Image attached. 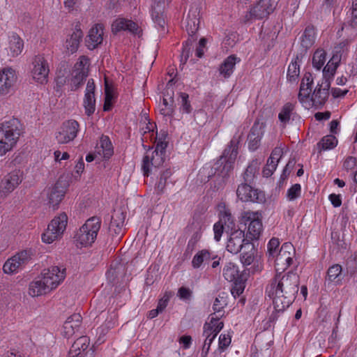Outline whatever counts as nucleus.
<instances>
[{"label": "nucleus", "instance_id": "obj_1", "mask_svg": "<svg viewBox=\"0 0 357 357\" xmlns=\"http://www.w3.org/2000/svg\"><path fill=\"white\" fill-rule=\"evenodd\" d=\"M299 276L293 272L277 273L266 287V294L275 299L277 307L290 306L298 291Z\"/></svg>", "mask_w": 357, "mask_h": 357}, {"label": "nucleus", "instance_id": "obj_2", "mask_svg": "<svg viewBox=\"0 0 357 357\" xmlns=\"http://www.w3.org/2000/svg\"><path fill=\"white\" fill-rule=\"evenodd\" d=\"M240 141L241 136L234 135L211 169L212 174L209 176H213L214 188L217 190L224 188L234 169Z\"/></svg>", "mask_w": 357, "mask_h": 357}, {"label": "nucleus", "instance_id": "obj_3", "mask_svg": "<svg viewBox=\"0 0 357 357\" xmlns=\"http://www.w3.org/2000/svg\"><path fill=\"white\" fill-rule=\"evenodd\" d=\"M66 278V268L54 266L45 269L41 276L36 278L29 284V294L35 297L51 291Z\"/></svg>", "mask_w": 357, "mask_h": 357}, {"label": "nucleus", "instance_id": "obj_4", "mask_svg": "<svg viewBox=\"0 0 357 357\" xmlns=\"http://www.w3.org/2000/svg\"><path fill=\"white\" fill-rule=\"evenodd\" d=\"M22 132L23 126L17 118H8L0 123V155L15 146Z\"/></svg>", "mask_w": 357, "mask_h": 357}, {"label": "nucleus", "instance_id": "obj_5", "mask_svg": "<svg viewBox=\"0 0 357 357\" xmlns=\"http://www.w3.org/2000/svg\"><path fill=\"white\" fill-rule=\"evenodd\" d=\"M100 226L101 220L99 218L94 216L88 219L76 233V241L84 246L91 245L96 240Z\"/></svg>", "mask_w": 357, "mask_h": 357}, {"label": "nucleus", "instance_id": "obj_6", "mask_svg": "<svg viewBox=\"0 0 357 357\" xmlns=\"http://www.w3.org/2000/svg\"><path fill=\"white\" fill-rule=\"evenodd\" d=\"M67 222L68 217L65 213L55 217L48 225L46 231L42 234V241L46 243H52L63 234Z\"/></svg>", "mask_w": 357, "mask_h": 357}, {"label": "nucleus", "instance_id": "obj_7", "mask_svg": "<svg viewBox=\"0 0 357 357\" xmlns=\"http://www.w3.org/2000/svg\"><path fill=\"white\" fill-rule=\"evenodd\" d=\"M242 220L245 227L248 224L247 236L251 240L257 239L263 227L261 214L258 211H244L242 214Z\"/></svg>", "mask_w": 357, "mask_h": 357}, {"label": "nucleus", "instance_id": "obj_8", "mask_svg": "<svg viewBox=\"0 0 357 357\" xmlns=\"http://www.w3.org/2000/svg\"><path fill=\"white\" fill-rule=\"evenodd\" d=\"M238 199L241 202H252L262 203L265 202V195L263 192L253 188L252 184L241 182L236 190Z\"/></svg>", "mask_w": 357, "mask_h": 357}, {"label": "nucleus", "instance_id": "obj_9", "mask_svg": "<svg viewBox=\"0 0 357 357\" xmlns=\"http://www.w3.org/2000/svg\"><path fill=\"white\" fill-rule=\"evenodd\" d=\"M79 125L75 120L64 121L56 132V139L59 144H67L73 141L77 135Z\"/></svg>", "mask_w": 357, "mask_h": 357}, {"label": "nucleus", "instance_id": "obj_10", "mask_svg": "<svg viewBox=\"0 0 357 357\" xmlns=\"http://www.w3.org/2000/svg\"><path fill=\"white\" fill-rule=\"evenodd\" d=\"M32 65L31 74L33 79L42 84L47 83L50 69L44 56L43 54L35 56L32 61Z\"/></svg>", "mask_w": 357, "mask_h": 357}, {"label": "nucleus", "instance_id": "obj_11", "mask_svg": "<svg viewBox=\"0 0 357 357\" xmlns=\"http://www.w3.org/2000/svg\"><path fill=\"white\" fill-rule=\"evenodd\" d=\"M22 180L23 172L20 169H15L6 174L0 184V197H6L12 192L22 183Z\"/></svg>", "mask_w": 357, "mask_h": 357}, {"label": "nucleus", "instance_id": "obj_12", "mask_svg": "<svg viewBox=\"0 0 357 357\" xmlns=\"http://www.w3.org/2000/svg\"><path fill=\"white\" fill-rule=\"evenodd\" d=\"M274 9L275 6L271 0H259L245 15V20L248 21L252 19H264L267 17L274 10Z\"/></svg>", "mask_w": 357, "mask_h": 357}, {"label": "nucleus", "instance_id": "obj_13", "mask_svg": "<svg viewBox=\"0 0 357 357\" xmlns=\"http://www.w3.org/2000/svg\"><path fill=\"white\" fill-rule=\"evenodd\" d=\"M126 219V213L121 209H115L111 217L109 227L110 234L119 241L123 235V227Z\"/></svg>", "mask_w": 357, "mask_h": 357}, {"label": "nucleus", "instance_id": "obj_14", "mask_svg": "<svg viewBox=\"0 0 357 357\" xmlns=\"http://www.w3.org/2000/svg\"><path fill=\"white\" fill-rule=\"evenodd\" d=\"M229 234L227 250L231 253L237 254L245 248L246 241L249 240L245 238V231L241 228Z\"/></svg>", "mask_w": 357, "mask_h": 357}, {"label": "nucleus", "instance_id": "obj_15", "mask_svg": "<svg viewBox=\"0 0 357 357\" xmlns=\"http://www.w3.org/2000/svg\"><path fill=\"white\" fill-rule=\"evenodd\" d=\"M265 125L256 121L248 136L249 149L254 151L258 149L264 132Z\"/></svg>", "mask_w": 357, "mask_h": 357}, {"label": "nucleus", "instance_id": "obj_16", "mask_svg": "<svg viewBox=\"0 0 357 357\" xmlns=\"http://www.w3.org/2000/svg\"><path fill=\"white\" fill-rule=\"evenodd\" d=\"M89 338L85 335H80L73 343L69 351L70 357H85L91 349H88L89 345Z\"/></svg>", "mask_w": 357, "mask_h": 357}, {"label": "nucleus", "instance_id": "obj_17", "mask_svg": "<svg viewBox=\"0 0 357 357\" xmlns=\"http://www.w3.org/2000/svg\"><path fill=\"white\" fill-rule=\"evenodd\" d=\"M112 32L116 33L121 31H128L133 35L139 36L142 30L137 23L132 20L120 18L116 20L112 25Z\"/></svg>", "mask_w": 357, "mask_h": 357}, {"label": "nucleus", "instance_id": "obj_18", "mask_svg": "<svg viewBox=\"0 0 357 357\" xmlns=\"http://www.w3.org/2000/svg\"><path fill=\"white\" fill-rule=\"evenodd\" d=\"M301 48L298 55L304 57L307 50L313 45L315 40V32L313 26H308L304 30L302 36L300 38Z\"/></svg>", "mask_w": 357, "mask_h": 357}, {"label": "nucleus", "instance_id": "obj_19", "mask_svg": "<svg viewBox=\"0 0 357 357\" xmlns=\"http://www.w3.org/2000/svg\"><path fill=\"white\" fill-rule=\"evenodd\" d=\"M103 26L102 24H95L89 31L86 38V44L89 50H93L102 42Z\"/></svg>", "mask_w": 357, "mask_h": 357}, {"label": "nucleus", "instance_id": "obj_20", "mask_svg": "<svg viewBox=\"0 0 357 357\" xmlns=\"http://www.w3.org/2000/svg\"><path fill=\"white\" fill-rule=\"evenodd\" d=\"M185 24L188 34L197 33L199 25V9L197 6L190 8Z\"/></svg>", "mask_w": 357, "mask_h": 357}, {"label": "nucleus", "instance_id": "obj_21", "mask_svg": "<svg viewBox=\"0 0 357 357\" xmlns=\"http://www.w3.org/2000/svg\"><path fill=\"white\" fill-rule=\"evenodd\" d=\"M16 80L15 70L12 68L3 69L0 73V94H6Z\"/></svg>", "mask_w": 357, "mask_h": 357}, {"label": "nucleus", "instance_id": "obj_22", "mask_svg": "<svg viewBox=\"0 0 357 357\" xmlns=\"http://www.w3.org/2000/svg\"><path fill=\"white\" fill-rule=\"evenodd\" d=\"M241 61V59L235 54L227 56L219 67L220 75L224 78L228 79L234 73L235 66Z\"/></svg>", "mask_w": 357, "mask_h": 357}, {"label": "nucleus", "instance_id": "obj_23", "mask_svg": "<svg viewBox=\"0 0 357 357\" xmlns=\"http://www.w3.org/2000/svg\"><path fill=\"white\" fill-rule=\"evenodd\" d=\"M96 152L105 160L109 159L114 154V148L108 136L102 135L96 145Z\"/></svg>", "mask_w": 357, "mask_h": 357}, {"label": "nucleus", "instance_id": "obj_24", "mask_svg": "<svg viewBox=\"0 0 357 357\" xmlns=\"http://www.w3.org/2000/svg\"><path fill=\"white\" fill-rule=\"evenodd\" d=\"M164 1L165 0L155 1L154 4L152 6L151 16L154 23L159 27L164 29L166 24L164 17Z\"/></svg>", "mask_w": 357, "mask_h": 357}, {"label": "nucleus", "instance_id": "obj_25", "mask_svg": "<svg viewBox=\"0 0 357 357\" xmlns=\"http://www.w3.org/2000/svg\"><path fill=\"white\" fill-rule=\"evenodd\" d=\"M82 38L83 32L82 31L79 26L76 25L73 33L70 36L69 38L66 39V48L68 50L69 53L73 54L77 50Z\"/></svg>", "mask_w": 357, "mask_h": 357}, {"label": "nucleus", "instance_id": "obj_26", "mask_svg": "<svg viewBox=\"0 0 357 357\" xmlns=\"http://www.w3.org/2000/svg\"><path fill=\"white\" fill-rule=\"evenodd\" d=\"M223 276L225 280L229 282H237L239 278L244 276L247 279V274L243 272H240L238 268L231 262L227 263L223 268Z\"/></svg>", "mask_w": 357, "mask_h": 357}, {"label": "nucleus", "instance_id": "obj_27", "mask_svg": "<svg viewBox=\"0 0 357 357\" xmlns=\"http://www.w3.org/2000/svg\"><path fill=\"white\" fill-rule=\"evenodd\" d=\"M260 164L257 159L252 160L242 174V182L253 184L255 178L259 172Z\"/></svg>", "mask_w": 357, "mask_h": 357}, {"label": "nucleus", "instance_id": "obj_28", "mask_svg": "<svg viewBox=\"0 0 357 357\" xmlns=\"http://www.w3.org/2000/svg\"><path fill=\"white\" fill-rule=\"evenodd\" d=\"M66 191L63 187L61 186L59 182H56L53 186L49 193V203L51 204L54 209H55L64 197Z\"/></svg>", "mask_w": 357, "mask_h": 357}, {"label": "nucleus", "instance_id": "obj_29", "mask_svg": "<svg viewBox=\"0 0 357 357\" xmlns=\"http://www.w3.org/2000/svg\"><path fill=\"white\" fill-rule=\"evenodd\" d=\"M303 56L296 54L292 59L287 70V78L288 81L294 82L300 75V63L302 62Z\"/></svg>", "mask_w": 357, "mask_h": 357}, {"label": "nucleus", "instance_id": "obj_30", "mask_svg": "<svg viewBox=\"0 0 357 357\" xmlns=\"http://www.w3.org/2000/svg\"><path fill=\"white\" fill-rule=\"evenodd\" d=\"M197 39V35L196 33L188 34V38L183 43V50L181 54V64L184 65L187 62L192 54L191 48Z\"/></svg>", "mask_w": 357, "mask_h": 357}, {"label": "nucleus", "instance_id": "obj_31", "mask_svg": "<svg viewBox=\"0 0 357 357\" xmlns=\"http://www.w3.org/2000/svg\"><path fill=\"white\" fill-rule=\"evenodd\" d=\"M219 221L222 225H223L225 231L227 234L238 229L236 227L234 218L228 210L220 212Z\"/></svg>", "mask_w": 357, "mask_h": 357}, {"label": "nucleus", "instance_id": "obj_32", "mask_svg": "<svg viewBox=\"0 0 357 357\" xmlns=\"http://www.w3.org/2000/svg\"><path fill=\"white\" fill-rule=\"evenodd\" d=\"M242 250L243 252L241 254V261L243 266H249L254 261L255 259V251L254 245L250 242V241H247L245 248H243Z\"/></svg>", "mask_w": 357, "mask_h": 357}, {"label": "nucleus", "instance_id": "obj_33", "mask_svg": "<svg viewBox=\"0 0 357 357\" xmlns=\"http://www.w3.org/2000/svg\"><path fill=\"white\" fill-rule=\"evenodd\" d=\"M342 268L340 264H334L329 267L327 271L326 281L334 282L335 284L341 283L342 280Z\"/></svg>", "mask_w": 357, "mask_h": 357}, {"label": "nucleus", "instance_id": "obj_34", "mask_svg": "<svg viewBox=\"0 0 357 357\" xmlns=\"http://www.w3.org/2000/svg\"><path fill=\"white\" fill-rule=\"evenodd\" d=\"M24 47L23 40L20 37L15 33H13L9 36V49L13 56L19 55Z\"/></svg>", "mask_w": 357, "mask_h": 357}, {"label": "nucleus", "instance_id": "obj_35", "mask_svg": "<svg viewBox=\"0 0 357 357\" xmlns=\"http://www.w3.org/2000/svg\"><path fill=\"white\" fill-rule=\"evenodd\" d=\"M223 326V322L218 323L213 331L214 333L211 335H207V337H206L204 345L202 347V351L201 354L202 357H207L212 342L220 333V331L222 329Z\"/></svg>", "mask_w": 357, "mask_h": 357}, {"label": "nucleus", "instance_id": "obj_36", "mask_svg": "<svg viewBox=\"0 0 357 357\" xmlns=\"http://www.w3.org/2000/svg\"><path fill=\"white\" fill-rule=\"evenodd\" d=\"M329 92L324 91L321 88L316 87L311 97V100L315 105L323 106L328 100Z\"/></svg>", "mask_w": 357, "mask_h": 357}, {"label": "nucleus", "instance_id": "obj_37", "mask_svg": "<svg viewBox=\"0 0 357 357\" xmlns=\"http://www.w3.org/2000/svg\"><path fill=\"white\" fill-rule=\"evenodd\" d=\"M33 256V252L31 250H24L17 253L13 257L16 259L17 264L20 269L32 259Z\"/></svg>", "mask_w": 357, "mask_h": 357}, {"label": "nucleus", "instance_id": "obj_38", "mask_svg": "<svg viewBox=\"0 0 357 357\" xmlns=\"http://www.w3.org/2000/svg\"><path fill=\"white\" fill-rule=\"evenodd\" d=\"M160 161H159L153 155H152L151 158L148 155H144L143 158L142 165V169L144 172V175L145 176H148L149 175L151 165L156 167L160 165Z\"/></svg>", "mask_w": 357, "mask_h": 357}, {"label": "nucleus", "instance_id": "obj_39", "mask_svg": "<svg viewBox=\"0 0 357 357\" xmlns=\"http://www.w3.org/2000/svg\"><path fill=\"white\" fill-rule=\"evenodd\" d=\"M172 170L170 169H166L160 172L159 181L155 185V190L158 195L163 193L164 189L166 186L167 180L172 175Z\"/></svg>", "mask_w": 357, "mask_h": 357}, {"label": "nucleus", "instance_id": "obj_40", "mask_svg": "<svg viewBox=\"0 0 357 357\" xmlns=\"http://www.w3.org/2000/svg\"><path fill=\"white\" fill-rule=\"evenodd\" d=\"M337 144V138L333 135H328L324 137L317 144L321 150H328L335 148Z\"/></svg>", "mask_w": 357, "mask_h": 357}, {"label": "nucleus", "instance_id": "obj_41", "mask_svg": "<svg viewBox=\"0 0 357 357\" xmlns=\"http://www.w3.org/2000/svg\"><path fill=\"white\" fill-rule=\"evenodd\" d=\"M86 77L87 74L84 70H77L73 75L70 80L72 90H77L83 84V82Z\"/></svg>", "mask_w": 357, "mask_h": 357}, {"label": "nucleus", "instance_id": "obj_42", "mask_svg": "<svg viewBox=\"0 0 357 357\" xmlns=\"http://www.w3.org/2000/svg\"><path fill=\"white\" fill-rule=\"evenodd\" d=\"M326 54L323 50H317L312 57V66L317 70H320L325 63Z\"/></svg>", "mask_w": 357, "mask_h": 357}, {"label": "nucleus", "instance_id": "obj_43", "mask_svg": "<svg viewBox=\"0 0 357 357\" xmlns=\"http://www.w3.org/2000/svg\"><path fill=\"white\" fill-rule=\"evenodd\" d=\"M294 109V105L290 102L286 103L282 108L280 112L278 114L279 120L286 124L289 122L291 116V114Z\"/></svg>", "mask_w": 357, "mask_h": 357}, {"label": "nucleus", "instance_id": "obj_44", "mask_svg": "<svg viewBox=\"0 0 357 357\" xmlns=\"http://www.w3.org/2000/svg\"><path fill=\"white\" fill-rule=\"evenodd\" d=\"M84 107L85 109V114L90 116L92 115L96 109V98L95 96L84 95Z\"/></svg>", "mask_w": 357, "mask_h": 357}, {"label": "nucleus", "instance_id": "obj_45", "mask_svg": "<svg viewBox=\"0 0 357 357\" xmlns=\"http://www.w3.org/2000/svg\"><path fill=\"white\" fill-rule=\"evenodd\" d=\"M231 343V337L228 335L221 334L219 337L218 350L220 352L225 351ZM213 357H220V353L215 351L213 354Z\"/></svg>", "mask_w": 357, "mask_h": 357}, {"label": "nucleus", "instance_id": "obj_46", "mask_svg": "<svg viewBox=\"0 0 357 357\" xmlns=\"http://www.w3.org/2000/svg\"><path fill=\"white\" fill-rule=\"evenodd\" d=\"M246 280L247 279H245L244 276H241V278H238L237 282H233L234 284L231 289V293L234 298L239 296L243 292Z\"/></svg>", "mask_w": 357, "mask_h": 357}, {"label": "nucleus", "instance_id": "obj_47", "mask_svg": "<svg viewBox=\"0 0 357 357\" xmlns=\"http://www.w3.org/2000/svg\"><path fill=\"white\" fill-rule=\"evenodd\" d=\"M20 268L18 267L16 259L13 257L8 259L3 266V271L6 274H13L17 273Z\"/></svg>", "mask_w": 357, "mask_h": 357}, {"label": "nucleus", "instance_id": "obj_48", "mask_svg": "<svg viewBox=\"0 0 357 357\" xmlns=\"http://www.w3.org/2000/svg\"><path fill=\"white\" fill-rule=\"evenodd\" d=\"M219 317H212L211 319L210 323H205L204 325V331H203V335L206 337H207V335H213L214 333V329L215 326H217V324L219 323Z\"/></svg>", "mask_w": 357, "mask_h": 357}, {"label": "nucleus", "instance_id": "obj_49", "mask_svg": "<svg viewBox=\"0 0 357 357\" xmlns=\"http://www.w3.org/2000/svg\"><path fill=\"white\" fill-rule=\"evenodd\" d=\"M179 96L181 99L180 109L184 113L190 114L192 112V107L189 101L188 94L181 92Z\"/></svg>", "mask_w": 357, "mask_h": 357}, {"label": "nucleus", "instance_id": "obj_50", "mask_svg": "<svg viewBox=\"0 0 357 357\" xmlns=\"http://www.w3.org/2000/svg\"><path fill=\"white\" fill-rule=\"evenodd\" d=\"M162 105L165 107L160 109V114L165 116H172L174 113L175 102L162 99Z\"/></svg>", "mask_w": 357, "mask_h": 357}, {"label": "nucleus", "instance_id": "obj_51", "mask_svg": "<svg viewBox=\"0 0 357 357\" xmlns=\"http://www.w3.org/2000/svg\"><path fill=\"white\" fill-rule=\"evenodd\" d=\"M273 300V305L274 311L271 313V314L269 316L268 318V322L275 324L277 320L278 319V317L280 316L281 314H282L284 310L288 308L289 306H284V307L282 309V307H277L275 303V299Z\"/></svg>", "mask_w": 357, "mask_h": 357}, {"label": "nucleus", "instance_id": "obj_52", "mask_svg": "<svg viewBox=\"0 0 357 357\" xmlns=\"http://www.w3.org/2000/svg\"><path fill=\"white\" fill-rule=\"evenodd\" d=\"M312 92V87L305 85L304 82H301L300 86V90L298 95V98L299 101L303 103L305 100H307Z\"/></svg>", "mask_w": 357, "mask_h": 357}, {"label": "nucleus", "instance_id": "obj_53", "mask_svg": "<svg viewBox=\"0 0 357 357\" xmlns=\"http://www.w3.org/2000/svg\"><path fill=\"white\" fill-rule=\"evenodd\" d=\"M337 66L338 62L334 63L331 62V61H329L323 69V76L324 77L333 78Z\"/></svg>", "mask_w": 357, "mask_h": 357}, {"label": "nucleus", "instance_id": "obj_54", "mask_svg": "<svg viewBox=\"0 0 357 357\" xmlns=\"http://www.w3.org/2000/svg\"><path fill=\"white\" fill-rule=\"evenodd\" d=\"M167 146V142L165 141H158L155 147V151L152 153L153 155L155 153V158L163 162L162 155L165 153L166 148Z\"/></svg>", "mask_w": 357, "mask_h": 357}, {"label": "nucleus", "instance_id": "obj_55", "mask_svg": "<svg viewBox=\"0 0 357 357\" xmlns=\"http://www.w3.org/2000/svg\"><path fill=\"white\" fill-rule=\"evenodd\" d=\"M296 160L294 158H290L288 161L287 164L284 167L280 178L279 183H282L284 180H286L291 173V170L294 169V165L296 164Z\"/></svg>", "mask_w": 357, "mask_h": 357}, {"label": "nucleus", "instance_id": "obj_56", "mask_svg": "<svg viewBox=\"0 0 357 357\" xmlns=\"http://www.w3.org/2000/svg\"><path fill=\"white\" fill-rule=\"evenodd\" d=\"M301 187L298 183L293 185L287 192V197L290 200H294L301 196Z\"/></svg>", "mask_w": 357, "mask_h": 357}, {"label": "nucleus", "instance_id": "obj_57", "mask_svg": "<svg viewBox=\"0 0 357 357\" xmlns=\"http://www.w3.org/2000/svg\"><path fill=\"white\" fill-rule=\"evenodd\" d=\"M275 261L277 262L278 264L285 262L287 267L290 266L293 262L291 252L283 253L282 256H281V252H278L276 256Z\"/></svg>", "mask_w": 357, "mask_h": 357}, {"label": "nucleus", "instance_id": "obj_58", "mask_svg": "<svg viewBox=\"0 0 357 357\" xmlns=\"http://www.w3.org/2000/svg\"><path fill=\"white\" fill-rule=\"evenodd\" d=\"M280 241L277 238H272L268 243L267 252L269 257H274L277 253V249L279 247Z\"/></svg>", "mask_w": 357, "mask_h": 357}, {"label": "nucleus", "instance_id": "obj_59", "mask_svg": "<svg viewBox=\"0 0 357 357\" xmlns=\"http://www.w3.org/2000/svg\"><path fill=\"white\" fill-rule=\"evenodd\" d=\"M63 335L69 339L73 335H75L78 331L76 329H74V326H72V324L70 321H65L63 326Z\"/></svg>", "mask_w": 357, "mask_h": 357}, {"label": "nucleus", "instance_id": "obj_60", "mask_svg": "<svg viewBox=\"0 0 357 357\" xmlns=\"http://www.w3.org/2000/svg\"><path fill=\"white\" fill-rule=\"evenodd\" d=\"M226 305L227 303L225 297L219 296L214 301L213 310L215 312L220 313Z\"/></svg>", "mask_w": 357, "mask_h": 357}, {"label": "nucleus", "instance_id": "obj_61", "mask_svg": "<svg viewBox=\"0 0 357 357\" xmlns=\"http://www.w3.org/2000/svg\"><path fill=\"white\" fill-rule=\"evenodd\" d=\"M82 320V316L78 313H75L70 316L66 321H70V323L72 324V326H74V329H76L77 331L79 332Z\"/></svg>", "mask_w": 357, "mask_h": 357}, {"label": "nucleus", "instance_id": "obj_62", "mask_svg": "<svg viewBox=\"0 0 357 357\" xmlns=\"http://www.w3.org/2000/svg\"><path fill=\"white\" fill-rule=\"evenodd\" d=\"M192 291L189 288L185 287H181L178 290V296L183 300L188 301L192 298Z\"/></svg>", "mask_w": 357, "mask_h": 357}, {"label": "nucleus", "instance_id": "obj_63", "mask_svg": "<svg viewBox=\"0 0 357 357\" xmlns=\"http://www.w3.org/2000/svg\"><path fill=\"white\" fill-rule=\"evenodd\" d=\"M224 230H225V227L222 225L220 221L215 223L213 225V231H214V239L216 241H219L221 238V236L223 234Z\"/></svg>", "mask_w": 357, "mask_h": 357}, {"label": "nucleus", "instance_id": "obj_64", "mask_svg": "<svg viewBox=\"0 0 357 357\" xmlns=\"http://www.w3.org/2000/svg\"><path fill=\"white\" fill-rule=\"evenodd\" d=\"M356 158L352 156L347 157L344 163H343V168L347 170H351L354 169L356 166Z\"/></svg>", "mask_w": 357, "mask_h": 357}]
</instances>
